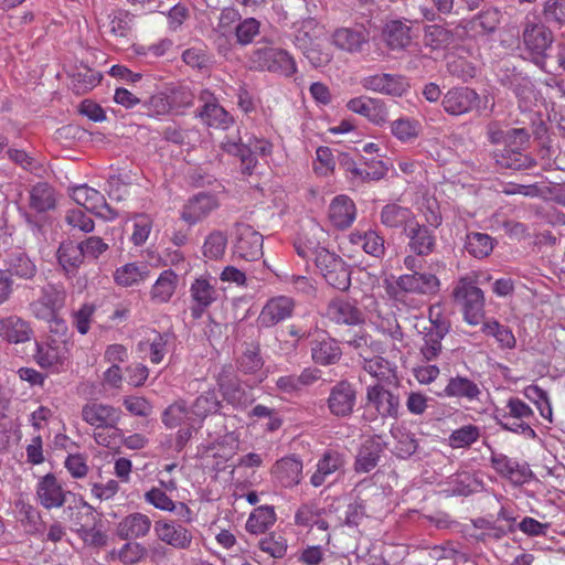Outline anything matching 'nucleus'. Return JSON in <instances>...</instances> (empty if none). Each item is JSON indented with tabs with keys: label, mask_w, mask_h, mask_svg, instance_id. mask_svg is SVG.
Instances as JSON below:
<instances>
[{
	"label": "nucleus",
	"mask_w": 565,
	"mask_h": 565,
	"mask_svg": "<svg viewBox=\"0 0 565 565\" xmlns=\"http://www.w3.org/2000/svg\"><path fill=\"white\" fill-rule=\"evenodd\" d=\"M71 196L78 205L84 206L104 220L111 221L117 216V213L107 204L105 196L86 184L73 188Z\"/></svg>",
	"instance_id": "11"
},
{
	"label": "nucleus",
	"mask_w": 565,
	"mask_h": 565,
	"mask_svg": "<svg viewBox=\"0 0 565 565\" xmlns=\"http://www.w3.org/2000/svg\"><path fill=\"white\" fill-rule=\"evenodd\" d=\"M152 218L148 214H137L134 217V231L131 241L136 246L143 245L152 228Z\"/></svg>",
	"instance_id": "61"
},
{
	"label": "nucleus",
	"mask_w": 565,
	"mask_h": 565,
	"mask_svg": "<svg viewBox=\"0 0 565 565\" xmlns=\"http://www.w3.org/2000/svg\"><path fill=\"white\" fill-rule=\"evenodd\" d=\"M411 38H372V47L377 56L390 55L391 52L403 50L409 44Z\"/></svg>",
	"instance_id": "58"
},
{
	"label": "nucleus",
	"mask_w": 565,
	"mask_h": 565,
	"mask_svg": "<svg viewBox=\"0 0 565 565\" xmlns=\"http://www.w3.org/2000/svg\"><path fill=\"white\" fill-rule=\"evenodd\" d=\"M153 531L159 541L175 550H188L192 544L191 531L175 521H156Z\"/></svg>",
	"instance_id": "14"
},
{
	"label": "nucleus",
	"mask_w": 565,
	"mask_h": 565,
	"mask_svg": "<svg viewBox=\"0 0 565 565\" xmlns=\"http://www.w3.org/2000/svg\"><path fill=\"white\" fill-rule=\"evenodd\" d=\"M342 355V351L333 339H323L315 341L311 347V358L320 365H331L337 363Z\"/></svg>",
	"instance_id": "40"
},
{
	"label": "nucleus",
	"mask_w": 565,
	"mask_h": 565,
	"mask_svg": "<svg viewBox=\"0 0 565 565\" xmlns=\"http://www.w3.org/2000/svg\"><path fill=\"white\" fill-rule=\"evenodd\" d=\"M217 207L218 202L214 195L199 193L183 206L181 218L189 225H194L207 217Z\"/></svg>",
	"instance_id": "18"
},
{
	"label": "nucleus",
	"mask_w": 565,
	"mask_h": 565,
	"mask_svg": "<svg viewBox=\"0 0 565 565\" xmlns=\"http://www.w3.org/2000/svg\"><path fill=\"white\" fill-rule=\"evenodd\" d=\"M29 205L38 213L54 210L56 206L55 189L47 182H38L30 189Z\"/></svg>",
	"instance_id": "30"
},
{
	"label": "nucleus",
	"mask_w": 565,
	"mask_h": 565,
	"mask_svg": "<svg viewBox=\"0 0 565 565\" xmlns=\"http://www.w3.org/2000/svg\"><path fill=\"white\" fill-rule=\"evenodd\" d=\"M65 298L66 294L62 286L46 284L41 288L39 298L29 305V309L39 320L60 323L57 313L64 307Z\"/></svg>",
	"instance_id": "4"
},
{
	"label": "nucleus",
	"mask_w": 565,
	"mask_h": 565,
	"mask_svg": "<svg viewBox=\"0 0 565 565\" xmlns=\"http://www.w3.org/2000/svg\"><path fill=\"white\" fill-rule=\"evenodd\" d=\"M250 62L255 68L281 73L287 76L296 72L295 61L287 51L268 45L255 50L250 56Z\"/></svg>",
	"instance_id": "6"
},
{
	"label": "nucleus",
	"mask_w": 565,
	"mask_h": 565,
	"mask_svg": "<svg viewBox=\"0 0 565 565\" xmlns=\"http://www.w3.org/2000/svg\"><path fill=\"white\" fill-rule=\"evenodd\" d=\"M479 99L476 90L469 87H455L449 89L443 97L444 110L452 116H460L469 113Z\"/></svg>",
	"instance_id": "16"
},
{
	"label": "nucleus",
	"mask_w": 565,
	"mask_h": 565,
	"mask_svg": "<svg viewBox=\"0 0 565 565\" xmlns=\"http://www.w3.org/2000/svg\"><path fill=\"white\" fill-rule=\"evenodd\" d=\"M33 337V329L29 321L11 315L0 319V338L13 344L25 343Z\"/></svg>",
	"instance_id": "19"
},
{
	"label": "nucleus",
	"mask_w": 565,
	"mask_h": 565,
	"mask_svg": "<svg viewBox=\"0 0 565 565\" xmlns=\"http://www.w3.org/2000/svg\"><path fill=\"white\" fill-rule=\"evenodd\" d=\"M220 405L215 391H206L195 398L190 409L191 414L202 423L210 414L216 413Z\"/></svg>",
	"instance_id": "48"
},
{
	"label": "nucleus",
	"mask_w": 565,
	"mask_h": 565,
	"mask_svg": "<svg viewBox=\"0 0 565 565\" xmlns=\"http://www.w3.org/2000/svg\"><path fill=\"white\" fill-rule=\"evenodd\" d=\"M326 316L338 324H359L363 321L360 309L348 300L335 298L332 299L327 307Z\"/></svg>",
	"instance_id": "25"
},
{
	"label": "nucleus",
	"mask_w": 565,
	"mask_h": 565,
	"mask_svg": "<svg viewBox=\"0 0 565 565\" xmlns=\"http://www.w3.org/2000/svg\"><path fill=\"white\" fill-rule=\"evenodd\" d=\"M222 149L228 154L241 159V169L244 174H252L256 167V156L266 158L271 154L273 145L264 139L252 136L244 143L241 138L238 140L226 137L222 142Z\"/></svg>",
	"instance_id": "2"
},
{
	"label": "nucleus",
	"mask_w": 565,
	"mask_h": 565,
	"mask_svg": "<svg viewBox=\"0 0 565 565\" xmlns=\"http://www.w3.org/2000/svg\"><path fill=\"white\" fill-rule=\"evenodd\" d=\"M227 245V236L221 231H214L207 235L203 244V255L210 259L221 258Z\"/></svg>",
	"instance_id": "53"
},
{
	"label": "nucleus",
	"mask_w": 565,
	"mask_h": 565,
	"mask_svg": "<svg viewBox=\"0 0 565 565\" xmlns=\"http://www.w3.org/2000/svg\"><path fill=\"white\" fill-rule=\"evenodd\" d=\"M524 395L527 399L534 403L540 414L551 420L552 407L547 393L537 385H529L524 388Z\"/></svg>",
	"instance_id": "55"
},
{
	"label": "nucleus",
	"mask_w": 565,
	"mask_h": 565,
	"mask_svg": "<svg viewBox=\"0 0 565 565\" xmlns=\"http://www.w3.org/2000/svg\"><path fill=\"white\" fill-rule=\"evenodd\" d=\"M482 332L486 335L493 337L502 349H513L516 344V339L507 326L499 323L497 320H490L483 323Z\"/></svg>",
	"instance_id": "50"
},
{
	"label": "nucleus",
	"mask_w": 565,
	"mask_h": 565,
	"mask_svg": "<svg viewBox=\"0 0 565 565\" xmlns=\"http://www.w3.org/2000/svg\"><path fill=\"white\" fill-rule=\"evenodd\" d=\"M440 280L431 273H415L401 275L395 286H392L387 291L396 300L403 301L407 295H417L431 297L439 292Z\"/></svg>",
	"instance_id": "3"
},
{
	"label": "nucleus",
	"mask_w": 565,
	"mask_h": 565,
	"mask_svg": "<svg viewBox=\"0 0 565 565\" xmlns=\"http://www.w3.org/2000/svg\"><path fill=\"white\" fill-rule=\"evenodd\" d=\"M276 522V513L273 507L262 505L255 509L248 516L246 530L252 534L266 532Z\"/></svg>",
	"instance_id": "45"
},
{
	"label": "nucleus",
	"mask_w": 565,
	"mask_h": 565,
	"mask_svg": "<svg viewBox=\"0 0 565 565\" xmlns=\"http://www.w3.org/2000/svg\"><path fill=\"white\" fill-rule=\"evenodd\" d=\"M408 238L407 246L417 256H428L436 246V237L426 225L419 224L417 220L405 231Z\"/></svg>",
	"instance_id": "22"
},
{
	"label": "nucleus",
	"mask_w": 565,
	"mask_h": 565,
	"mask_svg": "<svg viewBox=\"0 0 565 565\" xmlns=\"http://www.w3.org/2000/svg\"><path fill=\"white\" fill-rule=\"evenodd\" d=\"M350 243L360 246L366 254L380 258L385 254V239L376 231L352 232L349 236Z\"/></svg>",
	"instance_id": "32"
},
{
	"label": "nucleus",
	"mask_w": 565,
	"mask_h": 565,
	"mask_svg": "<svg viewBox=\"0 0 565 565\" xmlns=\"http://www.w3.org/2000/svg\"><path fill=\"white\" fill-rule=\"evenodd\" d=\"M263 241L262 234L252 226L237 225L234 256L246 262L259 259L263 256Z\"/></svg>",
	"instance_id": "8"
},
{
	"label": "nucleus",
	"mask_w": 565,
	"mask_h": 565,
	"mask_svg": "<svg viewBox=\"0 0 565 565\" xmlns=\"http://www.w3.org/2000/svg\"><path fill=\"white\" fill-rule=\"evenodd\" d=\"M263 364L260 350L254 345L247 348L237 360L238 369L246 374H255L262 369Z\"/></svg>",
	"instance_id": "57"
},
{
	"label": "nucleus",
	"mask_w": 565,
	"mask_h": 565,
	"mask_svg": "<svg viewBox=\"0 0 565 565\" xmlns=\"http://www.w3.org/2000/svg\"><path fill=\"white\" fill-rule=\"evenodd\" d=\"M501 415L524 422H530L534 417L532 408L518 397H511L507 402L505 411Z\"/></svg>",
	"instance_id": "63"
},
{
	"label": "nucleus",
	"mask_w": 565,
	"mask_h": 565,
	"mask_svg": "<svg viewBox=\"0 0 565 565\" xmlns=\"http://www.w3.org/2000/svg\"><path fill=\"white\" fill-rule=\"evenodd\" d=\"M84 258L79 243H63L57 250L58 263L66 273H75L83 264Z\"/></svg>",
	"instance_id": "46"
},
{
	"label": "nucleus",
	"mask_w": 565,
	"mask_h": 565,
	"mask_svg": "<svg viewBox=\"0 0 565 565\" xmlns=\"http://www.w3.org/2000/svg\"><path fill=\"white\" fill-rule=\"evenodd\" d=\"M366 406L374 408L382 418H396L399 399L381 384L369 385L366 388Z\"/></svg>",
	"instance_id": "15"
},
{
	"label": "nucleus",
	"mask_w": 565,
	"mask_h": 565,
	"mask_svg": "<svg viewBox=\"0 0 565 565\" xmlns=\"http://www.w3.org/2000/svg\"><path fill=\"white\" fill-rule=\"evenodd\" d=\"M495 162L505 169L526 170L536 166L531 156L512 148H505L501 153L495 154Z\"/></svg>",
	"instance_id": "43"
},
{
	"label": "nucleus",
	"mask_w": 565,
	"mask_h": 565,
	"mask_svg": "<svg viewBox=\"0 0 565 565\" xmlns=\"http://www.w3.org/2000/svg\"><path fill=\"white\" fill-rule=\"evenodd\" d=\"M149 273L148 266L143 263H128L115 270L114 280L120 287H132L143 282Z\"/></svg>",
	"instance_id": "35"
},
{
	"label": "nucleus",
	"mask_w": 565,
	"mask_h": 565,
	"mask_svg": "<svg viewBox=\"0 0 565 565\" xmlns=\"http://www.w3.org/2000/svg\"><path fill=\"white\" fill-rule=\"evenodd\" d=\"M35 347L34 360L41 367H51L61 362V355L56 347L39 342H35Z\"/></svg>",
	"instance_id": "59"
},
{
	"label": "nucleus",
	"mask_w": 565,
	"mask_h": 565,
	"mask_svg": "<svg viewBox=\"0 0 565 565\" xmlns=\"http://www.w3.org/2000/svg\"><path fill=\"white\" fill-rule=\"evenodd\" d=\"M451 296L461 307L467 323L471 326L481 323L484 315V296L471 277L459 278L455 282Z\"/></svg>",
	"instance_id": "1"
},
{
	"label": "nucleus",
	"mask_w": 565,
	"mask_h": 565,
	"mask_svg": "<svg viewBox=\"0 0 565 565\" xmlns=\"http://www.w3.org/2000/svg\"><path fill=\"white\" fill-rule=\"evenodd\" d=\"M420 124L416 119L402 117L391 122V132L404 143L413 142L420 132Z\"/></svg>",
	"instance_id": "49"
},
{
	"label": "nucleus",
	"mask_w": 565,
	"mask_h": 565,
	"mask_svg": "<svg viewBox=\"0 0 565 565\" xmlns=\"http://www.w3.org/2000/svg\"><path fill=\"white\" fill-rule=\"evenodd\" d=\"M273 475L285 488H290L300 483L302 478V461L297 457H284L276 461Z\"/></svg>",
	"instance_id": "26"
},
{
	"label": "nucleus",
	"mask_w": 565,
	"mask_h": 565,
	"mask_svg": "<svg viewBox=\"0 0 565 565\" xmlns=\"http://www.w3.org/2000/svg\"><path fill=\"white\" fill-rule=\"evenodd\" d=\"M356 403V391L348 381H340L331 387L327 398L330 413L340 418L351 416Z\"/></svg>",
	"instance_id": "12"
},
{
	"label": "nucleus",
	"mask_w": 565,
	"mask_h": 565,
	"mask_svg": "<svg viewBox=\"0 0 565 565\" xmlns=\"http://www.w3.org/2000/svg\"><path fill=\"white\" fill-rule=\"evenodd\" d=\"M150 518L141 512L126 515L118 523L116 533L121 540H136L145 537L151 529Z\"/></svg>",
	"instance_id": "24"
},
{
	"label": "nucleus",
	"mask_w": 565,
	"mask_h": 565,
	"mask_svg": "<svg viewBox=\"0 0 565 565\" xmlns=\"http://www.w3.org/2000/svg\"><path fill=\"white\" fill-rule=\"evenodd\" d=\"M383 447L380 441L375 439L366 440L360 448L355 461L354 470L358 473H366L373 470L379 461Z\"/></svg>",
	"instance_id": "36"
},
{
	"label": "nucleus",
	"mask_w": 565,
	"mask_h": 565,
	"mask_svg": "<svg viewBox=\"0 0 565 565\" xmlns=\"http://www.w3.org/2000/svg\"><path fill=\"white\" fill-rule=\"evenodd\" d=\"M68 76L71 79L70 87L76 95L88 93L100 83L103 77L98 71L86 65L76 67Z\"/></svg>",
	"instance_id": "34"
},
{
	"label": "nucleus",
	"mask_w": 565,
	"mask_h": 565,
	"mask_svg": "<svg viewBox=\"0 0 565 565\" xmlns=\"http://www.w3.org/2000/svg\"><path fill=\"white\" fill-rule=\"evenodd\" d=\"M143 499L147 503L151 504L156 509L167 512H177V514L188 521H190L191 510L186 504L179 502L174 503L173 500L161 488H151L143 494Z\"/></svg>",
	"instance_id": "28"
},
{
	"label": "nucleus",
	"mask_w": 565,
	"mask_h": 565,
	"mask_svg": "<svg viewBox=\"0 0 565 565\" xmlns=\"http://www.w3.org/2000/svg\"><path fill=\"white\" fill-rule=\"evenodd\" d=\"M259 548L275 558H281L287 552V542L281 535L271 534L262 539Z\"/></svg>",
	"instance_id": "64"
},
{
	"label": "nucleus",
	"mask_w": 565,
	"mask_h": 565,
	"mask_svg": "<svg viewBox=\"0 0 565 565\" xmlns=\"http://www.w3.org/2000/svg\"><path fill=\"white\" fill-rule=\"evenodd\" d=\"M447 397L467 398L468 401L477 399L480 395L478 385L471 380L463 376H455L448 381L444 390Z\"/></svg>",
	"instance_id": "42"
},
{
	"label": "nucleus",
	"mask_w": 565,
	"mask_h": 565,
	"mask_svg": "<svg viewBox=\"0 0 565 565\" xmlns=\"http://www.w3.org/2000/svg\"><path fill=\"white\" fill-rule=\"evenodd\" d=\"M345 456L337 450H327L317 462V469L310 477V483L315 488L321 487L329 477L343 471Z\"/></svg>",
	"instance_id": "21"
},
{
	"label": "nucleus",
	"mask_w": 565,
	"mask_h": 565,
	"mask_svg": "<svg viewBox=\"0 0 565 565\" xmlns=\"http://www.w3.org/2000/svg\"><path fill=\"white\" fill-rule=\"evenodd\" d=\"M178 276L171 270H163L153 284L150 298L154 303H167L175 292Z\"/></svg>",
	"instance_id": "37"
},
{
	"label": "nucleus",
	"mask_w": 565,
	"mask_h": 565,
	"mask_svg": "<svg viewBox=\"0 0 565 565\" xmlns=\"http://www.w3.org/2000/svg\"><path fill=\"white\" fill-rule=\"evenodd\" d=\"M347 107L352 113L367 118L375 125H383L387 121L388 113L385 103L381 99L370 97H354L347 103Z\"/></svg>",
	"instance_id": "20"
},
{
	"label": "nucleus",
	"mask_w": 565,
	"mask_h": 565,
	"mask_svg": "<svg viewBox=\"0 0 565 565\" xmlns=\"http://www.w3.org/2000/svg\"><path fill=\"white\" fill-rule=\"evenodd\" d=\"M6 271L20 279L30 280L33 279L38 273L35 263L23 252H17L11 254L7 262Z\"/></svg>",
	"instance_id": "38"
},
{
	"label": "nucleus",
	"mask_w": 565,
	"mask_h": 565,
	"mask_svg": "<svg viewBox=\"0 0 565 565\" xmlns=\"http://www.w3.org/2000/svg\"><path fill=\"white\" fill-rule=\"evenodd\" d=\"M438 331L430 332L424 330L423 343L419 345V354L426 362L435 361L443 352L441 340L446 335V329L441 324Z\"/></svg>",
	"instance_id": "44"
},
{
	"label": "nucleus",
	"mask_w": 565,
	"mask_h": 565,
	"mask_svg": "<svg viewBox=\"0 0 565 565\" xmlns=\"http://www.w3.org/2000/svg\"><path fill=\"white\" fill-rule=\"evenodd\" d=\"M295 300L288 296H276L266 301L258 318L259 328H271L289 319L295 310Z\"/></svg>",
	"instance_id": "9"
},
{
	"label": "nucleus",
	"mask_w": 565,
	"mask_h": 565,
	"mask_svg": "<svg viewBox=\"0 0 565 565\" xmlns=\"http://www.w3.org/2000/svg\"><path fill=\"white\" fill-rule=\"evenodd\" d=\"M333 44L350 53L370 54L372 38H332Z\"/></svg>",
	"instance_id": "56"
},
{
	"label": "nucleus",
	"mask_w": 565,
	"mask_h": 565,
	"mask_svg": "<svg viewBox=\"0 0 565 565\" xmlns=\"http://www.w3.org/2000/svg\"><path fill=\"white\" fill-rule=\"evenodd\" d=\"M196 116L204 125L215 129L226 130L234 124V117L218 103L202 106Z\"/></svg>",
	"instance_id": "33"
},
{
	"label": "nucleus",
	"mask_w": 565,
	"mask_h": 565,
	"mask_svg": "<svg viewBox=\"0 0 565 565\" xmlns=\"http://www.w3.org/2000/svg\"><path fill=\"white\" fill-rule=\"evenodd\" d=\"M192 300L195 305L191 308L194 319L202 317L204 310L215 300V289L206 279H196L190 288Z\"/></svg>",
	"instance_id": "31"
},
{
	"label": "nucleus",
	"mask_w": 565,
	"mask_h": 565,
	"mask_svg": "<svg viewBox=\"0 0 565 565\" xmlns=\"http://www.w3.org/2000/svg\"><path fill=\"white\" fill-rule=\"evenodd\" d=\"M316 265L330 286L341 291L349 289L351 270L339 256L321 249L316 256Z\"/></svg>",
	"instance_id": "5"
},
{
	"label": "nucleus",
	"mask_w": 565,
	"mask_h": 565,
	"mask_svg": "<svg viewBox=\"0 0 565 565\" xmlns=\"http://www.w3.org/2000/svg\"><path fill=\"white\" fill-rule=\"evenodd\" d=\"M494 243V238L489 234L470 232L466 235L465 249L472 257L483 259L492 253Z\"/></svg>",
	"instance_id": "41"
},
{
	"label": "nucleus",
	"mask_w": 565,
	"mask_h": 565,
	"mask_svg": "<svg viewBox=\"0 0 565 565\" xmlns=\"http://www.w3.org/2000/svg\"><path fill=\"white\" fill-rule=\"evenodd\" d=\"M65 491L53 473L42 477L36 486V497L41 505L47 510L61 508L66 501Z\"/></svg>",
	"instance_id": "17"
},
{
	"label": "nucleus",
	"mask_w": 565,
	"mask_h": 565,
	"mask_svg": "<svg viewBox=\"0 0 565 565\" xmlns=\"http://www.w3.org/2000/svg\"><path fill=\"white\" fill-rule=\"evenodd\" d=\"M260 23L255 18L241 19L239 12L234 8H225L218 17L215 31L220 35H257Z\"/></svg>",
	"instance_id": "7"
},
{
	"label": "nucleus",
	"mask_w": 565,
	"mask_h": 565,
	"mask_svg": "<svg viewBox=\"0 0 565 565\" xmlns=\"http://www.w3.org/2000/svg\"><path fill=\"white\" fill-rule=\"evenodd\" d=\"M302 40L301 45L305 46V55L315 67H320L328 64L332 58V52L330 46V40L332 38H297Z\"/></svg>",
	"instance_id": "29"
},
{
	"label": "nucleus",
	"mask_w": 565,
	"mask_h": 565,
	"mask_svg": "<svg viewBox=\"0 0 565 565\" xmlns=\"http://www.w3.org/2000/svg\"><path fill=\"white\" fill-rule=\"evenodd\" d=\"M191 415V409L185 401L178 399L162 412L161 420L168 429H173L195 422V418H192Z\"/></svg>",
	"instance_id": "39"
},
{
	"label": "nucleus",
	"mask_w": 565,
	"mask_h": 565,
	"mask_svg": "<svg viewBox=\"0 0 565 565\" xmlns=\"http://www.w3.org/2000/svg\"><path fill=\"white\" fill-rule=\"evenodd\" d=\"M360 356L363 359V369L371 376L377 379L379 381L388 380L393 373L391 363L382 356L375 355L371 356L370 354L360 353Z\"/></svg>",
	"instance_id": "51"
},
{
	"label": "nucleus",
	"mask_w": 565,
	"mask_h": 565,
	"mask_svg": "<svg viewBox=\"0 0 565 565\" xmlns=\"http://www.w3.org/2000/svg\"><path fill=\"white\" fill-rule=\"evenodd\" d=\"M397 440L395 452L401 458H408L416 452L418 443L415 435L407 429H396L392 433Z\"/></svg>",
	"instance_id": "54"
},
{
	"label": "nucleus",
	"mask_w": 565,
	"mask_h": 565,
	"mask_svg": "<svg viewBox=\"0 0 565 565\" xmlns=\"http://www.w3.org/2000/svg\"><path fill=\"white\" fill-rule=\"evenodd\" d=\"M356 209L354 202L347 195L335 196L329 206V218L338 228H348L354 222Z\"/></svg>",
	"instance_id": "27"
},
{
	"label": "nucleus",
	"mask_w": 565,
	"mask_h": 565,
	"mask_svg": "<svg viewBox=\"0 0 565 565\" xmlns=\"http://www.w3.org/2000/svg\"><path fill=\"white\" fill-rule=\"evenodd\" d=\"M360 83L366 90L398 97L404 95L409 88L407 81L403 76L388 73L364 76Z\"/></svg>",
	"instance_id": "13"
},
{
	"label": "nucleus",
	"mask_w": 565,
	"mask_h": 565,
	"mask_svg": "<svg viewBox=\"0 0 565 565\" xmlns=\"http://www.w3.org/2000/svg\"><path fill=\"white\" fill-rule=\"evenodd\" d=\"M121 411L108 404L87 403L82 408V418L88 425L99 429H116L121 419Z\"/></svg>",
	"instance_id": "10"
},
{
	"label": "nucleus",
	"mask_w": 565,
	"mask_h": 565,
	"mask_svg": "<svg viewBox=\"0 0 565 565\" xmlns=\"http://www.w3.org/2000/svg\"><path fill=\"white\" fill-rule=\"evenodd\" d=\"M416 220L414 212L397 203L385 204L380 212V222L386 228L403 230L404 232Z\"/></svg>",
	"instance_id": "23"
},
{
	"label": "nucleus",
	"mask_w": 565,
	"mask_h": 565,
	"mask_svg": "<svg viewBox=\"0 0 565 565\" xmlns=\"http://www.w3.org/2000/svg\"><path fill=\"white\" fill-rule=\"evenodd\" d=\"M498 424L504 429L515 434H522L531 439L536 437L535 430L531 427L530 422L516 420L505 415L497 416Z\"/></svg>",
	"instance_id": "62"
},
{
	"label": "nucleus",
	"mask_w": 565,
	"mask_h": 565,
	"mask_svg": "<svg viewBox=\"0 0 565 565\" xmlns=\"http://www.w3.org/2000/svg\"><path fill=\"white\" fill-rule=\"evenodd\" d=\"M226 373L227 371L223 369L222 373H220L217 377V384L224 398L236 407L245 405L247 397L244 390H242L236 381L228 379Z\"/></svg>",
	"instance_id": "47"
},
{
	"label": "nucleus",
	"mask_w": 565,
	"mask_h": 565,
	"mask_svg": "<svg viewBox=\"0 0 565 565\" xmlns=\"http://www.w3.org/2000/svg\"><path fill=\"white\" fill-rule=\"evenodd\" d=\"M502 192L507 195L521 194L527 198H542L545 196L550 190L545 185H541L539 183L533 184H518V183H509L507 184Z\"/></svg>",
	"instance_id": "60"
},
{
	"label": "nucleus",
	"mask_w": 565,
	"mask_h": 565,
	"mask_svg": "<svg viewBox=\"0 0 565 565\" xmlns=\"http://www.w3.org/2000/svg\"><path fill=\"white\" fill-rule=\"evenodd\" d=\"M480 438V428L468 424L455 429L448 437V445L456 448H468Z\"/></svg>",
	"instance_id": "52"
}]
</instances>
